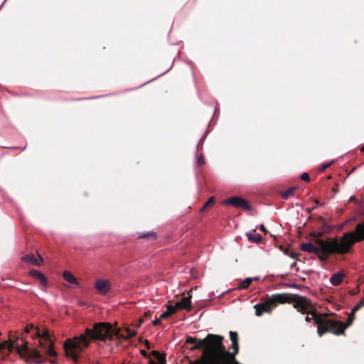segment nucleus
<instances>
[{
	"label": "nucleus",
	"mask_w": 364,
	"mask_h": 364,
	"mask_svg": "<svg viewBox=\"0 0 364 364\" xmlns=\"http://www.w3.org/2000/svg\"><path fill=\"white\" fill-rule=\"evenodd\" d=\"M223 204L230 205L235 208H241L243 210H250L251 206L248 202L239 196H232L228 198L223 201Z\"/></svg>",
	"instance_id": "0eeeda50"
},
{
	"label": "nucleus",
	"mask_w": 364,
	"mask_h": 364,
	"mask_svg": "<svg viewBox=\"0 0 364 364\" xmlns=\"http://www.w3.org/2000/svg\"><path fill=\"white\" fill-rule=\"evenodd\" d=\"M29 275L37 280H38L41 283V284L43 287H46L47 284V279L45 277L44 274H43L41 272H40L38 270L32 269L29 271Z\"/></svg>",
	"instance_id": "f8f14e48"
},
{
	"label": "nucleus",
	"mask_w": 364,
	"mask_h": 364,
	"mask_svg": "<svg viewBox=\"0 0 364 364\" xmlns=\"http://www.w3.org/2000/svg\"><path fill=\"white\" fill-rule=\"evenodd\" d=\"M354 319L355 314H353V312L348 314V320L346 323L331 318L330 333L336 336L343 335L345 330L352 324Z\"/></svg>",
	"instance_id": "423d86ee"
},
{
	"label": "nucleus",
	"mask_w": 364,
	"mask_h": 364,
	"mask_svg": "<svg viewBox=\"0 0 364 364\" xmlns=\"http://www.w3.org/2000/svg\"><path fill=\"white\" fill-rule=\"evenodd\" d=\"M171 315V314H170V312L166 311L161 314L160 317L161 319H166L168 318Z\"/></svg>",
	"instance_id": "c85d7f7f"
},
{
	"label": "nucleus",
	"mask_w": 364,
	"mask_h": 364,
	"mask_svg": "<svg viewBox=\"0 0 364 364\" xmlns=\"http://www.w3.org/2000/svg\"><path fill=\"white\" fill-rule=\"evenodd\" d=\"M349 201H354L357 203L358 207L356 208V214L358 216L364 217V207L362 203L357 201L355 196H351L349 199ZM355 228H364V223H358Z\"/></svg>",
	"instance_id": "9b49d317"
},
{
	"label": "nucleus",
	"mask_w": 364,
	"mask_h": 364,
	"mask_svg": "<svg viewBox=\"0 0 364 364\" xmlns=\"http://www.w3.org/2000/svg\"><path fill=\"white\" fill-rule=\"evenodd\" d=\"M205 163V161L204 156L203 154H201L197 160V164L198 166H201L204 165Z\"/></svg>",
	"instance_id": "393cba45"
},
{
	"label": "nucleus",
	"mask_w": 364,
	"mask_h": 364,
	"mask_svg": "<svg viewBox=\"0 0 364 364\" xmlns=\"http://www.w3.org/2000/svg\"><path fill=\"white\" fill-rule=\"evenodd\" d=\"M152 315V312L151 311H147L144 313L143 318H150Z\"/></svg>",
	"instance_id": "473e14b6"
},
{
	"label": "nucleus",
	"mask_w": 364,
	"mask_h": 364,
	"mask_svg": "<svg viewBox=\"0 0 364 364\" xmlns=\"http://www.w3.org/2000/svg\"><path fill=\"white\" fill-rule=\"evenodd\" d=\"M167 311L170 312V314L172 315L175 314L176 311L174 309V306L172 305H167Z\"/></svg>",
	"instance_id": "7c9ffc66"
},
{
	"label": "nucleus",
	"mask_w": 364,
	"mask_h": 364,
	"mask_svg": "<svg viewBox=\"0 0 364 364\" xmlns=\"http://www.w3.org/2000/svg\"><path fill=\"white\" fill-rule=\"evenodd\" d=\"M95 287L100 294L105 295L110 290L111 284L108 280L100 279L95 282Z\"/></svg>",
	"instance_id": "1a4fd4ad"
},
{
	"label": "nucleus",
	"mask_w": 364,
	"mask_h": 364,
	"mask_svg": "<svg viewBox=\"0 0 364 364\" xmlns=\"http://www.w3.org/2000/svg\"><path fill=\"white\" fill-rule=\"evenodd\" d=\"M141 353L146 358H149V354L145 350H141Z\"/></svg>",
	"instance_id": "72a5a7b5"
},
{
	"label": "nucleus",
	"mask_w": 364,
	"mask_h": 364,
	"mask_svg": "<svg viewBox=\"0 0 364 364\" xmlns=\"http://www.w3.org/2000/svg\"><path fill=\"white\" fill-rule=\"evenodd\" d=\"M286 255H289V257H291V258H296L299 254L297 253V252H294L293 251L289 252V250H287L286 252H285Z\"/></svg>",
	"instance_id": "bb28decb"
},
{
	"label": "nucleus",
	"mask_w": 364,
	"mask_h": 364,
	"mask_svg": "<svg viewBox=\"0 0 364 364\" xmlns=\"http://www.w3.org/2000/svg\"><path fill=\"white\" fill-rule=\"evenodd\" d=\"M254 308L255 309V315L257 316H260L264 313H270L274 309L272 304H270L269 298L262 300L261 303L257 304L254 306Z\"/></svg>",
	"instance_id": "6e6552de"
},
{
	"label": "nucleus",
	"mask_w": 364,
	"mask_h": 364,
	"mask_svg": "<svg viewBox=\"0 0 364 364\" xmlns=\"http://www.w3.org/2000/svg\"><path fill=\"white\" fill-rule=\"evenodd\" d=\"M299 190L298 186H293L287 188L281 193V196L284 200H288L290 197L295 196V192Z\"/></svg>",
	"instance_id": "dca6fc26"
},
{
	"label": "nucleus",
	"mask_w": 364,
	"mask_h": 364,
	"mask_svg": "<svg viewBox=\"0 0 364 364\" xmlns=\"http://www.w3.org/2000/svg\"><path fill=\"white\" fill-rule=\"evenodd\" d=\"M261 230L264 231V232H267V229H264V228H262V229H260Z\"/></svg>",
	"instance_id": "79ce46f5"
},
{
	"label": "nucleus",
	"mask_w": 364,
	"mask_h": 364,
	"mask_svg": "<svg viewBox=\"0 0 364 364\" xmlns=\"http://www.w3.org/2000/svg\"><path fill=\"white\" fill-rule=\"evenodd\" d=\"M332 191H333L334 193H336L338 192L339 189L338 188V186H335L333 188H332Z\"/></svg>",
	"instance_id": "f704fd0d"
},
{
	"label": "nucleus",
	"mask_w": 364,
	"mask_h": 364,
	"mask_svg": "<svg viewBox=\"0 0 364 364\" xmlns=\"http://www.w3.org/2000/svg\"><path fill=\"white\" fill-rule=\"evenodd\" d=\"M174 306V309L176 311H177L178 310H180V309H184L183 308L185 307V306H183L179 301L176 302L175 306Z\"/></svg>",
	"instance_id": "c756f323"
},
{
	"label": "nucleus",
	"mask_w": 364,
	"mask_h": 364,
	"mask_svg": "<svg viewBox=\"0 0 364 364\" xmlns=\"http://www.w3.org/2000/svg\"><path fill=\"white\" fill-rule=\"evenodd\" d=\"M144 323V318H141L139 321V323H137L136 326L137 327H139L142 323Z\"/></svg>",
	"instance_id": "c9c22d12"
},
{
	"label": "nucleus",
	"mask_w": 364,
	"mask_h": 364,
	"mask_svg": "<svg viewBox=\"0 0 364 364\" xmlns=\"http://www.w3.org/2000/svg\"><path fill=\"white\" fill-rule=\"evenodd\" d=\"M50 362L52 364H55V360H50Z\"/></svg>",
	"instance_id": "ea45409f"
},
{
	"label": "nucleus",
	"mask_w": 364,
	"mask_h": 364,
	"mask_svg": "<svg viewBox=\"0 0 364 364\" xmlns=\"http://www.w3.org/2000/svg\"><path fill=\"white\" fill-rule=\"evenodd\" d=\"M144 344H145L146 347L148 349H149V348H150V344H149V342L147 340H146V341H145Z\"/></svg>",
	"instance_id": "e433bc0d"
},
{
	"label": "nucleus",
	"mask_w": 364,
	"mask_h": 364,
	"mask_svg": "<svg viewBox=\"0 0 364 364\" xmlns=\"http://www.w3.org/2000/svg\"><path fill=\"white\" fill-rule=\"evenodd\" d=\"M248 240L253 242H259L262 241V235L256 232V229H252L250 232L247 233Z\"/></svg>",
	"instance_id": "2eb2a0df"
},
{
	"label": "nucleus",
	"mask_w": 364,
	"mask_h": 364,
	"mask_svg": "<svg viewBox=\"0 0 364 364\" xmlns=\"http://www.w3.org/2000/svg\"><path fill=\"white\" fill-rule=\"evenodd\" d=\"M139 237V238H146V239H148L149 240H153V241L156 240L157 238L156 233L153 231L149 232L147 234L141 235Z\"/></svg>",
	"instance_id": "4be33fe9"
},
{
	"label": "nucleus",
	"mask_w": 364,
	"mask_h": 364,
	"mask_svg": "<svg viewBox=\"0 0 364 364\" xmlns=\"http://www.w3.org/2000/svg\"><path fill=\"white\" fill-rule=\"evenodd\" d=\"M161 317L156 318L154 321H152V323L154 326H158L161 323Z\"/></svg>",
	"instance_id": "2f4dec72"
},
{
	"label": "nucleus",
	"mask_w": 364,
	"mask_h": 364,
	"mask_svg": "<svg viewBox=\"0 0 364 364\" xmlns=\"http://www.w3.org/2000/svg\"><path fill=\"white\" fill-rule=\"evenodd\" d=\"M205 136L203 135V137L200 139L199 142L197 144L196 152L198 153L200 150L203 149V143L205 140Z\"/></svg>",
	"instance_id": "b1692460"
},
{
	"label": "nucleus",
	"mask_w": 364,
	"mask_h": 364,
	"mask_svg": "<svg viewBox=\"0 0 364 364\" xmlns=\"http://www.w3.org/2000/svg\"><path fill=\"white\" fill-rule=\"evenodd\" d=\"M304 303V308L296 307L298 311L302 314H307L305 318L306 322L314 321V323L317 326V333L319 336L330 333L331 318H328L327 314L318 313L312 305L311 300L305 296L301 299Z\"/></svg>",
	"instance_id": "20e7f679"
},
{
	"label": "nucleus",
	"mask_w": 364,
	"mask_h": 364,
	"mask_svg": "<svg viewBox=\"0 0 364 364\" xmlns=\"http://www.w3.org/2000/svg\"><path fill=\"white\" fill-rule=\"evenodd\" d=\"M215 202V196H211L208 200V201L203 205V206L200 208V212L202 213V212H203V211H205L206 210L210 209L213 205Z\"/></svg>",
	"instance_id": "6ab92c4d"
},
{
	"label": "nucleus",
	"mask_w": 364,
	"mask_h": 364,
	"mask_svg": "<svg viewBox=\"0 0 364 364\" xmlns=\"http://www.w3.org/2000/svg\"><path fill=\"white\" fill-rule=\"evenodd\" d=\"M296 265V262H294L291 264V269H294Z\"/></svg>",
	"instance_id": "4c0bfd02"
},
{
	"label": "nucleus",
	"mask_w": 364,
	"mask_h": 364,
	"mask_svg": "<svg viewBox=\"0 0 364 364\" xmlns=\"http://www.w3.org/2000/svg\"><path fill=\"white\" fill-rule=\"evenodd\" d=\"M252 281L253 280H259V278L258 277H254V278H252Z\"/></svg>",
	"instance_id": "a19ab883"
},
{
	"label": "nucleus",
	"mask_w": 364,
	"mask_h": 364,
	"mask_svg": "<svg viewBox=\"0 0 364 364\" xmlns=\"http://www.w3.org/2000/svg\"><path fill=\"white\" fill-rule=\"evenodd\" d=\"M14 349L21 358L26 362L42 363L46 361L43 353L50 357H56L57 353L53 348V342L47 329L41 330L34 325H27L20 336L10 335L9 341L0 343V350Z\"/></svg>",
	"instance_id": "f257e3e1"
},
{
	"label": "nucleus",
	"mask_w": 364,
	"mask_h": 364,
	"mask_svg": "<svg viewBox=\"0 0 364 364\" xmlns=\"http://www.w3.org/2000/svg\"><path fill=\"white\" fill-rule=\"evenodd\" d=\"M333 161L331 162H328V163H325V164H323L321 165V167L320 168V171H323L324 170H326L327 168L330 167L331 165L332 164Z\"/></svg>",
	"instance_id": "cd10ccee"
},
{
	"label": "nucleus",
	"mask_w": 364,
	"mask_h": 364,
	"mask_svg": "<svg viewBox=\"0 0 364 364\" xmlns=\"http://www.w3.org/2000/svg\"><path fill=\"white\" fill-rule=\"evenodd\" d=\"M39 259H38L33 254H28L21 257V260L26 263L35 266H41L43 264V259L38 255Z\"/></svg>",
	"instance_id": "9d476101"
},
{
	"label": "nucleus",
	"mask_w": 364,
	"mask_h": 364,
	"mask_svg": "<svg viewBox=\"0 0 364 364\" xmlns=\"http://www.w3.org/2000/svg\"><path fill=\"white\" fill-rule=\"evenodd\" d=\"M350 294H355V291H354L353 290L352 291H350Z\"/></svg>",
	"instance_id": "37998d69"
},
{
	"label": "nucleus",
	"mask_w": 364,
	"mask_h": 364,
	"mask_svg": "<svg viewBox=\"0 0 364 364\" xmlns=\"http://www.w3.org/2000/svg\"><path fill=\"white\" fill-rule=\"evenodd\" d=\"M301 179L304 181L309 182L310 181L309 174L306 172L303 173L301 176Z\"/></svg>",
	"instance_id": "a878e982"
},
{
	"label": "nucleus",
	"mask_w": 364,
	"mask_h": 364,
	"mask_svg": "<svg viewBox=\"0 0 364 364\" xmlns=\"http://www.w3.org/2000/svg\"><path fill=\"white\" fill-rule=\"evenodd\" d=\"M191 296H188L186 297H183L182 299L179 301L183 306H185L183 309L186 311L191 310Z\"/></svg>",
	"instance_id": "a211bd4d"
},
{
	"label": "nucleus",
	"mask_w": 364,
	"mask_h": 364,
	"mask_svg": "<svg viewBox=\"0 0 364 364\" xmlns=\"http://www.w3.org/2000/svg\"><path fill=\"white\" fill-rule=\"evenodd\" d=\"M191 364H195V361H193V362H191Z\"/></svg>",
	"instance_id": "c03bdc74"
},
{
	"label": "nucleus",
	"mask_w": 364,
	"mask_h": 364,
	"mask_svg": "<svg viewBox=\"0 0 364 364\" xmlns=\"http://www.w3.org/2000/svg\"><path fill=\"white\" fill-rule=\"evenodd\" d=\"M345 277V274L343 272H338L331 275L330 278V282L333 286H338L343 282Z\"/></svg>",
	"instance_id": "ddd939ff"
},
{
	"label": "nucleus",
	"mask_w": 364,
	"mask_h": 364,
	"mask_svg": "<svg viewBox=\"0 0 364 364\" xmlns=\"http://www.w3.org/2000/svg\"><path fill=\"white\" fill-rule=\"evenodd\" d=\"M268 298L270 301V304H272L274 308L278 304H283L286 303L292 304L295 309L296 307L304 308V303L301 301V299L303 298L301 296L289 293H282L273 294Z\"/></svg>",
	"instance_id": "39448f33"
},
{
	"label": "nucleus",
	"mask_w": 364,
	"mask_h": 364,
	"mask_svg": "<svg viewBox=\"0 0 364 364\" xmlns=\"http://www.w3.org/2000/svg\"><path fill=\"white\" fill-rule=\"evenodd\" d=\"M127 335L126 336H122V337L126 340L133 338L136 335V331H132L130 329H127L126 331ZM115 336L117 337H121V336L119 335V332L115 333Z\"/></svg>",
	"instance_id": "aec40b11"
},
{
	"label": "nucleus",
	"mask_w": 364,
	"mask_h": 364,
	"mask_svg": "<svg viewBox=\"0 0 364 364\" xmlns=\"http://www.w3.org/2000/svg\"><path fill=\"white\" fill-rule=\"evenodd\" d=\"M330 228H334V227H333V226H331Z\"/></svg>",
	"instance_id": "a18cd8bd"
},
{
	"label": "nucleus",
	"mask_w": 364,
	"mask_h": 364,
	"mask_svg": "<svg viewBox=\"0 0 364 364\" xmlns=\"http://www.w3.org/2000/svg\"><path fill=\"white\" fill-rule=\"evenodd\" d=\"M114 334V329L109 323H96L92 329L87 328L84 333L64 342L65 355L76 363L84 349L89 346L90 341L105 342L107 339H112Z\"/></svg>",
	"instance_id": "7ed1b4c3"
},
{
	"label": "nucleus",
	"mask_w": 364,
	"mask_h": 364,
	"mask_svg": "<svg viewBox=\"0 0 364 364\" xmlns=\"http://www.w3.org/2000/svg\"><path fill=\"white\" fill-rule=\"evenodd\" d=\"M310 241L301 244L304 252L317 255L321 262H326L331 255H345L350 252L352 246L364 240V229H354L346 232L340 239L324 238L320 233H311Z\"/></svg>",
	"instance_id": "f03ea898"
},
{
	"label": "nucleus",
	"mask_w": 364,
	"mask_h": 364,
	"mask_svg": "<svg viewBox=\"0 0 364 364\" xmlns=\"http://www.w3.org/2000/svg\"><path fill=\"white\" fill-rule=\"evenodd\" d=\"M151 355L157 360V362L149 359V364H166V358L157 350L151 351Z\"/></svg>",
	"instance_id": "4468645a"
},
{
	"label": "nucleus",
	"mask_w": 364,
	"mask_h": 364,
	"mask_svg": "<svg viewBox=\"0 0 364 364\" xmlns=\"http://www.w3.org/2000/svg\"><path fill=\"white\" fill-rule=\"evenodd\" d=\"M255 228H264V225H263V224H260V225H257Z\"/></svg>",
	"instance_id": "58836bf2"
},
{
	"label": "nucleus",
	"mask_w": 364,
	"mask_h": 364,
	"mask_svg": "<svg viewBox=\"0 0 364 364\" xmlns=\"http://www.w3.org/2000/svg\"><path fill=\"white\" fill-rule=\"evenodd\" d=\"M63 278L65 281L72 284H75L79 287L80 284L77 282V279L73 276V274L69 271H64L63 273Z\"/></svg>",
	"instance_id": "f3484780"
},
{
	"label": "nucleus",
	"mask_w": 364,
	"mask_h": 364,
	"mask_svg": "<svg viewBox=\"0 0 364 364\" xmlns=\"http://www.w3.org/2000/svg\"><path fill=\"white\" fill-rule=\"evenodd\" d=\"M362 306H364L363 299L353 308L351 312H353V314H355V312L358 311Z\"/></svg>",
	"instance_id": "5701e85b"
},
{
	"label": "nucleus",
	"mask_w": 364,
	"mask_h": 364,
	"mask_svg": "<svg viewBox=\"0 0 364 364\" xmlns=\"http://www.w3.org/2000/svg\"><path fill=\"white\" fill-rule=\"evenodd\" d=\"M252 278H247L245 279L244 281H242L238 286V289H247L249 287V286L250 285V284L252 283Z\"/></svg>",
	"instance_id": "412c9836"
}]
</instances>
